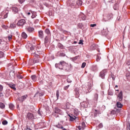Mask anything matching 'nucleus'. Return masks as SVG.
Wrapping results in <instances>:
<instances>
[{"label":"nucleus","mask_w":130,"mask_h":130,"mask_svg":"<svg viewBox=\"0 0 130 130\" xmlns=\"http://www.w3.org/2000/svg\"><path fill=\"white\" fill-rule=\"evenodd\" d=\"M67 82H68V83H71L72 82V80H71V79H70V78H68Z\"/></svg>","instance_id":"de8ad7c7"},{"label":"nucleus","mask_w":130,"mask_h":130,"mask_svg":"<svg viewBox=\"0 0 130 130\" xmlns=\"http://www.w3.org/2000/svg\"><path fill=\"white\" fill-rule=\"evenodd\" d=\"M116 88H118V85H115Z\"/></svg>","instance_id":"bf43d9fd"},{"label":"nucleus","mask_w":130,"mask_h":130,"mask_svg":"<svg viewBox=\"0 0 130 130\" xmlns=\"http://www.w3.org/2000/svg\"><path fill=\"white\" fill-rule=\"evenodd\" d=\"M25 23H26V20H25L24 19H21L17 22V26H23V25H25Z\"/></svg>","instance_id":"f03ea898"},{"label":"nucleus","mask_w":130,"mask_h":130,"mask_svg":"<svg viewBox=\"0 0 130 130\" xmlns=\"http://www.w3.org/2000/svg\"><path fill=\"white\" fill-rule=\"evenodd\" d=\"M4 96V94H3V93H0V97H2Z\"/></svg>","instance_id":"603ef678"},{"label":"nucleus","mask_w":130,"mask_h":130,"mask_svg":"<svg viewBox=\"0 0 130 130\" xmlns=\"http://www.w3.org/2000/svg\"><path fill=\"white\" fill-rule=\"evenodd\" d=\"M4 52L0 51V58H2V57H4Z\"/></svg>","instance_id":"c756f323"},{"label":"nucleus","mask_w":130,"mask_h":130,"mask_svg":"<svg viewBox=\"0 0 130 130\" xmlns=\"http://www.w3.org/2000/svg\"><path fill=\"white\" fill-rule=\"evenodd\" d=\"M0 124H1V121H0Z\"/></svg>","instance_id":"69168bd1"},{"label":"nucleus","mask_w":130,"mask_h":130,"mask_svg":"<svg viewBox=\"0 0 130 130\" xmlns=\"http://www.w3.org/2000/svg\"><path fill=\"white\" fill-rule=\"evenodd\" d=\"M116 91H118V90H117Z\"/></svg>","instance_id":"0e129e2a"},{"label":"nucleus","mask_w":130,"mask_h":130,"mask_svg":"<svg viewBox=\"0 0 130 130\" xmlns=\"http://www.w3.org/2000/svg\"><path fill=\"white\" fill-rule=\"evenodd\" d=\"M49 42V40H48V38L47 37H46L45 39V44H46Z\"/></svg>","instance_id":"cd10ccee"},{"label":"nucleus","mask_w":130,"mask_h":130,"mask_svg":"<svg viewBox=\"0 0 130 130\" xmlns=\"http://www.w3.org/2000/svg\"><path fill=\"white\" fill-rule=\"evenodd\" d=\"M74 113L75 114V115H78V114H79V110H78L77 109H75L74 110Z\"/></svg>","instance_id":"b1692460"},{"label":"nucleus","mask_w":130,"mask_h":130,"mask_svg":"<svg viewBox=\"0 0 130 130\" xmlns=\"http://www.w3.org/2000/svg\"><path fill=\"white\" fill-rule=\"evenodd\" d=\"M122 91H121L120 93L118 95V99L119 101H122Z\"/></svg>","instance_id":"1a4fd4ad"},{"label":"nucleus","mask_w":130,"mask_h":130,"mask_svg":"<svg viewBox=\"0 0 130 130\" xmlns=\"http://www.w3.org/2000/svg\"><path fill=\"white\" fill-rule=\"evenodd\" d=\"M69 117H70V120H71V121H74V120H75V119L77 118V117H76L75 116H71L70 115H69Z\"/></svg>","instance_id":"ddd939ff"},{"label":"nucleus","mask_w":130,"mask_h":130,"mask_svg":"<svg viewBox=\"0 0 130 130\" xmlns=\"http://www.w3.org/2000/svg\"><path fill=\"white\" fill-rule=\"evenodd\" d=\"M18 2L20 4H23L25 2V0H18Z\"/></svg>","instance_id":"c03bdc74"},{"label":"nucleus","mask_w":130,"mask_h":130,"mask_svg":"<svg viewBox=\"0 0 130 130\" xmlns=\"http://www.w3.org/2000/svg\"><path fill=\"white\" fill-rule=\"evenodd\" d=\"M9 86L10 88L13 89V90H16V86L15 84H9Z\"/></svg>","instance_id":"6ab92c4d"},{"label":"nucleus","mask_w":130,"mask_h":130,"mask_svg":"<svg viewBox=\"0 0 130 130\" xmlns=\"http://www.w3.org/2000/svg\"><path fill=\"white\" fill-rule=\"evenodd\" d=\"M79 18H81V19L83 20H86V16L84 14H81L79 15Z\"/></svg>","instance_id":"dca6fc26"},{"label":"nucleus","mask_w":130,"mask_h":130,"mask_svg":"<svg viewBox=\"0 0 130 130\" xmlns=\"http://www.w3.org/2000/svg\"><path fill=\"white\" fill-rule=\"evenodd\" d=\"M10 28L14 29V28H16V24L12 23L10 24Z\"/></svg>","instance_id":"bb28decb"},{"label":"nucleus","mask_w":130,"mask_h":130,"mask_svg":"<svg viewBox=\"0 0 130 130\" xmlns=\"http://www.w3.org/2000/svg\"><path fill=\"white\" fill-rule=\"evenodd\" d=\"M8 14H9V10H7L5 11L2 12L1 15L3 16V15L4 14V19H7V18H8Z\"/></svg>","instance_id":"20e7f679"},{"label":"nucleus","mask_w":130,"mask_h":130,"mask_svg":"<svg viewBox=\"0 0 130 130\" xmlns=\"http://www.w3.org/2000/svg\"><path fill=\"white\" fill-rule=\"evenodd\" d=\"M4 89V87L3 86V85H0V92H2V91H3Z\"/></svg>","instance_id":"a19ab883"},{"label":"nucleus","mask_w":130,"mask_h":130,"mask_svg":"<svg viewBox=\"0 0 130 130\" xmlns=\"http://www.w3.org/2000/svg\"><path fill=\"white\" fill-rule=\"evenodd\" d=\"M61 111H60V109H58V108H56L55 110V113L56 114H58V113H60Z\"/></svg>","instance_id":"4be33fe9"},{"label":"nucleus","mask_w":130,"mask_h":130,"mask_svg":"<svg viewBox=\"0 0 130 130\" xmlns=\"http://www.w3.org/2000/svg\"><path fill=\"white\" fill-rule=\"evenodd\" d=\"M65 66L68 67L67 68H66V70H70L72 68V65L71 64H67L64 61H60L59 63H56L55 67V68H58L59 70H63Z\"/></svg>","instance_id":"f257e3e1"},{"label":"nucleus","mask_w":130,"mask_h":130,"mask_svg":"<svg viewBox=\"0 0 130 130\" xmlns=\"http://www.w3.org/2000/svg\"><path fill=\"white\" fill-rule=\"evenodd\" d=\"M74 44H76L77 43V42L74 41Z\"/></svg>","instance_id":"13d9d810"},{"label":"nucleus","mask_w":130,"mask_h":130,"mask_svg":"<svg viewBox=\"0 0 130 130\" xmlns=\"http://www.w3.org/2000/svg\"><path fill=\"white\" fill-rule=\"evenodd\" d=\"M99 60H100V58L99 57V56H98L96 58V61H99Z\"/></svg>","instance_id":"09e8293b"},{"label":"nucleus","mask_w":130,"mask_h":130,"mask_svg":"<svg viewBox=\"0 0 130 130\" xmlns=\"http://www.w3.org/2000/svg\"><path fill=\"white\" fill-rule=\"evenodd\" d=\"M126 77H127V79H128L130 77V73H127L126 74Z\"/></svg>","instance_id":"49530a36"},{"label":"nucleus","mask_w":130,"mask_h":130,"mask_svg":"<svg viewBox=\"0 0 130 130\" xmlns=\"http://www.w3.org/2000/svg\"><path fill=\"white\" fill-rule=\"evenodd\" d=\"M55 115V116H56V117H58V115H56V116H55V115Z\"/></svg>","instance_id":"052dcab7"},{"label":"nucleus","mask_w":130,"mask_h":130,"mask_svg":"<svg viewBox=\"0 0 130 130\" xmlns=\"http://www.w3.org/2000/svg\"><path fill=\"white\" fill-rule=\"evenodd\" d=\"M31 78L33 82H36L37 81V77L35 75H32Z\"/></svg>","instance_id":"a211bd4d"},{"label":"nucleus","mask_w":130,"mask_h":130,"mask_svg":"<svg viewBox=\"0 0 130 130\" xmlns=\"http://www.w3.org/2000/svg\"><path fill=\"white\" fill-rule=\"evenodd\" d=\"M34 63L39 62V59H38V58L34 59Z\"/></svg>","instance_id":"473e14b6"},{"label":"nucleus","mask_w":130,"mask_h":130,"mask_svg":"<svg viewBox=\"0 0 130 130\" xmlns=\"http://www.w3.org/2000/svg\"><path fill=\"white\" fill-rule=\"evenodd\" d=\"M27 118H28V119H34V115H33V114L31 113H28L27 114Z\"/></svg>","instance_id":"9d476101"},{"label":"nucleus","mask_w":130,"mask_h":130,"mask_svg":"<svg viewBox=\"0 0 130 130\" xmlns=\"http://www.w3.org/2000/svg\"><path fill=\"white\" fill-rule=\"evenodd\" d=\"M77 4L79 5V6H82V4H83V2H82V1L79 0L77 2Z\"/></svg>","instance_id":"2f4dec72"},{"label":"nucleus","mask_w":130,"mask_h":130,"mask_svg":"<svg viewBox=\"0 0 130 130\" xmlns=\"http://www.w3.org/2000/svg\"><path fill=\"white\" fill-rule=\"evenodd\" d=\"M2 124H3V125H6V124H8V121L7 120L3 121L2 122Z\"/></svg>","instance_id":"7c9ffc66"},{"label":"nucleus","mask_w":130,"mask_h":130,"mask_svg":"<svg viewBox=\"0 0 130 130\" xmlns=\"http://www.w3.org/2000/svg\"><path fill=\"white\" fill-rule=\"evenodd\" d=\"M38 114H40V115H41V113H40V110L38 111Z\"/></svg>","instance_id":"864d4df0"},{"label":"nucleus","mask_w":130,"mask_h":130,"mask_svg":"<svg viewBox=\"0 0 130 130\" xmlns=\"http://www.w3.org/2000/svg\"><path fill=\"white\" fill-rule=\"evenodd\" d=\"M69 87H70V85L64 86V90H68V89H69Z\"/></svg>","instance_id":"37998d69"},{"label":"nucleus","mask_w":130,"mask_h":130,"mask_svg":"<svg viewBox=\"0 0 130 130\" xmlns=\"http://www.w3.org/2000/svg\"><path fill=\"white\" fill-rule=\"evenodd\" d=\"M12 12L14 13V14H17L19 12V9L17 6H14L12 7Z\"/></svg>","instance_id":"0eeeda50"},{"label":"nucleus","mask_w":130,"mask_h":130,"mask_svg":"<svg viewBox=\"0 0 130 130\" xmlns=\"http://www.w3.org/2000/svg\"><path fill=\"white\" fill-rule=\"evenodd\" d=\"M66 54L63 53L58 52L57 56H64Z\"/></svg>","instance_id":"393cba45"},{"label":"nucleus","mask_w":130,"mask_h":130,"mask_svg":"<svg viewBox=\"0 0 130 130\" xmlns=\"http://www.w3.org/2000/svg\"><path fill=\"white\" fill-rule=\"evenodd\" d=\"M26 30L27 32H28V33H32L34 31V28L29 26L26 28Z\"/></svg>","instance_id":"39448f33"},{"label":"nucleus","mask_w":130,"mask_h":130,"mask_svg":"<svg viewBox=\"0 0 130 130\" xmlns=\"http://www.w3.org/2000/svg\"><path fill=\"white\" fill-rule=\"evenodd\" d=\"M0 107H1V108H2V109H4V108H5V107H6V106L5 105V104H4L3 103H0Z\"/></svg>","instance_id":"a878e982"},{"label":"nucleus","mask_w":130,"mask_h":130,"mask_svg":"<svg viewBox=\"0 0 130 130\" xmlns=\"http://www.w3.org/2000/svg\"><path fill=\"white\" fill-rule=\"evenodd\" d=\"M109 20H110V17H105L102 20V22H107V21H109Z\"/></svg>","instance_id":"2eb2a0df"},{"label":"nucleus","mask_w":130,"mask_h":130,"mask_svg":"<svg viewBox=\"0 0 130 130\" xmlns=\"http://www.w3.org/2000/svg\"><path fill=\"white\" fill-rule=\"evenodd\" d=\"M56 98L57 100H58V98H59V91L58 90H57L56 91Z\"/></svg>","instance_id":"c85d7f7f"},{"label":"nucleus","mask_w":130,"mask_h":130,"mask_svg":"<svg viewBox=\"0 0 130 130\" xmlns=\"http://www.w3.org/2000/svg\"><path fill=\"white\" fill-rule=\"evenodd\" d=\"M45 33H46V34H49V33H50V31H49V29H46L45 30Z\"/></svg>","instance_id":"4c0bfd02"},{"label":"nucleus","mask_w":130,"mask_h":130,"mask_svg":"<svg viewBox=\"0 0 130 130\" xmlns=\"http://www.w3.org/2000/svg\"><path fill=\"white\" fill-rule=\"evenodd\" d=\"M26 98H27V95H23L18 99L20 102H23V101H24Z\"/></svg>","instance_id":"9b49d317"},{"label":"nucleus","mask_w":130,"mask_h":130,"mask_svg":"<svg viewBox=\"0 0 130 130\" xmlns=\"http://www.w3.org/2000/svg\"><path fill=\"white\" fill-rule=\"evenodd\" d=\"M58 46L60 47L59 48H60L61 49H62L63 47H62V45H61V44L59 43V44H58Z\"/></svg>","instance_id":"ea45409f"},{"label":"nucleus","mask_w":130,"mask_h":130,"mask_svg":"<svg viewBox=\"0 0 130 130\" xmlns=\"http://www.w3.org/2000/svg\"><path fill=\"white\" fill-rule=\"evenodd\" d=\"M26 48L27 49H35V47H33V45L31 44H30V43H27L26 45Z\"/></svg>","instance_id":"7ed1b4c3"},{"label":"nucleus","mask_w":130,"mask_h":130,"mask_svg":"<svg viewBox=\"0 0 130 130\" xmlns=\"http://www.w3.org/2000/svg\"><path fill=\"white\" fill-rule=\"evenodd\" d=\"M112 79L113 80V81L115 80V77H113V76H112Z\"/></svg>","instance_id":"3c124183"},{"label":"nucleus","mask_w":130,"mask_h":130,"mask_svg":"<svg viewBox=\"0 0 130 130\" xmlns=\"http://www.w3.org/2000/svg\"><path fill=\"white\" fill-rule=\"evenodd\" d=\"M122 106L123 105H122L121 103H120V102L117 103V107H118V108H121Z\"/></svg>","instance_id":"412c9836"},{"label":"nucleus","mask_w":130,"mask_h":130,"mask_svg":"<svg viewBox=\"0 0 130 130\" xmlns=\"http://www.w3.org/2000/svg\"><path fill=\"white\" fill-rule=\"evenodd\" d=\"M78 44H81V45H83V44H84V43H83V40H80L78 43Z\"/></svg>","instance_id":"58836bf2"},{"label":"nucleus","mask_w":130,"mask_h":130,"mask_svg":"<svg viewBox=\"0 0 130 130\" xmlns=\"http://www.w3.org/2000/svg\"><path fill=\"white\" fill-rule=\"evenodd\" d=\"M30 51H31V52H32L31 53V54L32 55H34V56H38V52H37V51L36 50H34V49H31L30 50Z\"/></svg>","instance_id":"6e6552de"},{"label":"nucleus","mask_w":130,"mask_h":130,"mask_svg":"<svg viewBox=\"0 0 130 130\" xmlns=\"http://www.w3.org/2000/svg\"><path fill=\"white\" fill-rule=\"evenodd\" d=\"M2 27L3 28V29H5L6 30L8 29V26L5 25H2Z\"/></svg>","instance_id":"c9c22d12"},{"label":"nucleus","mask_w":130,"mask_h":130,"mask_svg":"<svg viewBox=\"0 0 130 130\" xmlns=\"http://www.w3.org/2000/svg\"><path fill=\"white\" fill-rule=\"evenodd\" d=\"M85 127H86V124H85L84 122H82L80 124V125H79L78 127V128L79 130H81L82 129V128H83V129L85 128Z\"/></svg>","instance_id":"423d86ee"},{"label":"nucleus","mask_w":130,"mask_h":130,"mask_svg":"<svg viewBox=\"0 0 130 130\" xmlns=\"http://www.w3.org/2000/svg\"><path fill=\"white\" fill-rule=\"evenodd\" d=\"M36 50L37 51L38 54V55H39V54H41V51H40V50L36 49Z\"/></svg>","instance_id":"79ce46f5"},{"label":"nucleus","mask_w":130,"mask_h":130,"mask_svg":"<svg viewBox=\"0 0 130 130\" xmlns=\"http://www.w3.org/2000/svg\"><path fill=\"white\" fill-rule=\"evenodd\" d=\"M27 14L28 16H30V15H31V13H30V12H28Z\"/></svg>","instance_id":"5fc2aeb1"},{"label":"nucleus","mask_w":130,"mask_h":130,"mask_svg":"<svg viewBox=\"0 0 130 130\" xmlns=\"http://www.w3.org/2000/svg\"><path fill=\"white\" fill-rule=\"evenodd\" d=\"M21 36H22V38H23L24 39H26V38H27V37H28L27 34H26V32H23L22 33Z\"/></svg>","instance_id":"4468645a"},{"label":"nucleus","mask_w":130,"mask_h":130,"mask_svg":"<svg viewBox=\"0 0 130 130\" xmlns=\"http://www.w3.org/2000/svg\"><path fill=\"white\" fill-rule=\"evenodd\" d=\"M96 25L97 24H93L90 25V27H96Z\"/></svg>","instance_id":"a18cd8bd"},{"label":"nucleus","mask_w":130,"mask_h":130,"mask_svg":"<svg viewBox=\"0 0 130 130\" xmlns=\"http://www.w3.org/2000/svg\"><path fill=\"white\" fill-rule=\"evenodd\" d=\"M39 36L40 38H43V31L40 30L39 31Z\"/></svg>","instance_id":"f3484780"},{"label":"nucleus","mask_w":130,"mask_h":130,"mask_svg":"<svg viewBox=\"0 0 130 130\" xmlns=\"http://www.w3.org/2000/svg\"><path fill=\"white\" fill-rule=\"evenodd\" d=\"M129 130H130V123H129Z\"/></svg>","instance_id":"e2e57ef3"},{"label":"nucleus","mask_w":130,"mask_h":130,"mask_svg":"<svg viewBox=\"0 0 130 130\" xmlns=\"http://www.w3.org/2000/svg\"><path fill=\"white\" fill-rule=\"evenodd\" d=\"M31 13L32 14V16H31L32 19H34V18H35V17H36V12H35L34 11H31Z\"/></svg>","instance_id":"aec40b11"},{"label":"nucleus","mask_w":130,"mask_h":130,"mask_svg":"<svg viewBox=\"0 0 130 130\" xmlns=\"http://www.w3.org/2000/svg\"><path fill=\"white\" fill-rule=\"evenodd\" d=\"M99 126H100V127H102V124H100L99 125Z\"/></svg>","instance_id":"6e6d98bb"},{"label":"nucleus","mask_w":130,"mask_h":130,"mask_svg":"<svg viewBox=\"0 0 130 130\" xmlns=\"http://www.w3.org/2000/svg\"><path fill=\"white\" fill-rule=\"evenodd\" d=\"M76 97H77V98H79V95H80V92H79V91H78V90H77V91H76Z\"/></svg>","instance_id":"72a5a7b5"},{"label":"nucleus","mask_w":130,"mask_h":130,"mask_svg":"<svg viewBox=\"0 0 130 130\" xmlns=\"http://www.w3.org/2000/svg\"><path fill=\"white\" fill-rule=\"evenodd\" d=\"M126 63H127V64L128 66H130V61H127L126 62Z\"/></svg>","instance_id":"8fccbe9b"},{"label":"nucleus","mask_w":130,"mask_h":130,"mask_svg":"<svg viewBox=\"0 0 130 130\" xmlns=\"http://www.w3.org/2000/svg\"><path fill=\"white\" fill-rule=\"evenodd\" d=\"M106 73V70H103L101 73H100V76L102 77V78H103L104 77H105V73Z\"/></svg>","instance_id":"f8f14e48"},{"label":"nucleus","mask_w":130,"mask_h":130,"mask_svg":"<svg viewBox=\"0 0 130 130\" xmlns=\"http://www.w3.org/2000/svg\"><path fill=\"white\" fill-rule=\"evenodd\" d=\"M13 37V36H12V35H9V36H8V40L9 41H11V40H12V38Z\"/></svg>","instance_id":"e433bc0d"},{"label":"nucleus","mask_w":130,"mask_h":130,"mask_svg":"<svg viewBox=\"0 0 130 130\" xmlns=\"http://www.w3.org/2000/svg\"><path fill=\"white\" fill-rule=\"evenodd\" d=\"M92 46L93 47L95 46V44L92 45Z\"/></svg>","instance_id":"680f3d73"},{"label":"nucleus","mask_w":130,"mask_h":130,"mask_svg":"<svg viewBox=\"0 0 130 130\" xmlns=\"http://www.w3.org/2000/svg\"><path fill=\"white\" fill-rule=\"evenodd\" d=\"M9 108L11 110H13L14 108H15V106H14V105H13L12 104H10L9 105Z\"/></svg>","instance_id":"5701e85b"},{"label":"nucleus","mask_w":130,"mask_h":130,"mask_svg":"<svg viewBox=\"0 0 130 130\" xmlns=\"http://www.w3.org/2000/svg\"><path fill=\"white\" fill-rule=\"evenodd\" d=\"M2 41H3L2 40V39H0V44H1Z\"/></svg>","instance_id":"4d7b16f0"},{"label":"nucleus","mask_w":130,"mask_h":130,"mask_svg":"<svg viewBox=\"0 0 130 130\" xmlns=\"http://www.w3.org/2000/svg\"><path fill=\"white\" fill-rule=\"evenodd\" d=\"M86 67V62H83L82 64V66H81V68L82 69H84V68H85Z\"/></svg>","instance_id":"f704fd0d"}]
</instances>
